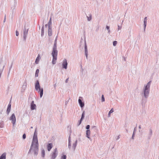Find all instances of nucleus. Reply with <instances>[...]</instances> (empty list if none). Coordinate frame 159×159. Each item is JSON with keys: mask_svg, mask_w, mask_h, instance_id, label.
I'll use <instances>...</instances> for the list:
<instances>
[{"mask_svg": "<svg viewBox=\"0 0 159 159\" xmlns=\"http://www.w3.org/2000/svg\"><path fill=\"white\" fill-rule=\"evenodd\" d=\"M67 65V63L66 60V59H64L62 63L63 68L66 69Z\"/></svg>", "mask_w": 159, "mask_h": 159, "instance_id": "0eeeda50", "label": "nucleus"}, {"mask_svg": "<svg viewBox=\"0 0 159 159\" xmlns=\"http://www.w3.org/2000/svg\"><path fill=\"white\" fill-rule=\"evenodd\" d=\"M57 55V40L55 39L52 52V55L53 57L52 62L53 64H54L56 63Z\"/></svg>", "mask_w": 159, "mask_h": 159, "instance_id": "f03ea898", "label": "nucleus"}, {"mask_svg": "<svg viewBox=\"0 0 159 159\" xmlns=\"http://www.w3.org/2000/svg\"><path fill=\"white\" fill-rule=\"evenodd\" d=\"M66 155H63L61 156V159H66Z\"/></svg>", "mask_w": 159, "mask_h": 159, "instance_id": "412c9836", "label": "nucleus"}, {"mask_svg": "<svg viewBox=\"0 0 159 159\" xmlns=\"http://www.w3.org/2000/svg\"><path fill=\"white\" fill-rule=\"evenodd\" d=\"M35 89L37 91H38L40 94V97L41 98L43 95V88H41L38 80H37L35 85Z\"/></svg>", "mask_w": 159, "mask_h": 159, "instance_id": "7ed1b4c3", "label": "nucleus"}, {"mask_svg": "<svg viewBox=\"0 0 159 159\" xmlns=\"http://www.w3.org/2000/svg\"><path fill=\"white\" fill-rule=\"evenodd\" d=\"M117 43V42L116 41H114L113 42V45L114 46H116Z\"/></svg>", "mask_w": 159, "mask_h": 159, "instance_id": "393cba45", "label": "nucleus"}, {"mask_svg": "<svg viewBox=\"0 0 159 159\" xmlns=\"http://www.w3.org/2000/svg\"><path fill=\"white\" fill-rule=\"evenodd\" d=\"M6 153H3L0 157V159H6Z\"/></svg>", "mask_w": 159, "mask_h": 159, "instance_id": "f8f14e48", "label": "nucleus"}, {"mask_svg": "<svg viewBox=\"0 0 159 159\" xmlns=\"http://www.w3.org/2000/svg\"><path fill=\"white\" fill-rule=\"evenodd\" d=\"M79 103L81 107H83L84 106V103L82 102L81 100L80 99H79Z\"/></svg>", "mask_w": 159, "mask_h": 159, "instance_id": "ddd939ff", "label": "nucleus"}, {"mask_svg": "<svg viewBox=\"0 0 159 159\" xmlns=\"http://www.w3.org/2000/svg\"><path fill=\"white\" fill-rule=\"evenodd\" d=\"M16 36H18L19 35V32L17 31H16Z\"/></svg>", "mask_w": 159, "mask_h": 159, "instance_id": "c756f323", "label": "nucleus"}, {"mask_svg": "<svg viewBox=\"0 0 159 159\" xmlns=\"http://www.w3.org/2000/svg\"><path fill=\"white\" fill-rule=\"evenodd\" d=\"M74 147L75 148L76 147V144H74Z\"/></svg>", "mask_w": 159, "mask_h": 159, "instance_id": "f704fd0d", "label": "nucleus"}, {"mask_svg": "<svg viewBox=\"0 0 159 159\" xmlns=\"http://www.w3.org/2000/svg\"><path fill=\"white\" fill-rule=\"evenodd\" d=\"M150 83L151 81L149 82L145 86L144 94L145 97H146L148 94Z\"/></svg>", "mask_w": 159, "mask_h": 159, "instance_id": "20e7f679", "label": "nucleus"}, {"mask_svg": "<svg viewBox=\"0 0 159 159\" xmlns=\"http://www.w3.org/2000/svg\"><path fill=\"white\" fill-rule=\"evenodd\" d=\"M84 111L82 114L80 120L79 125H80L82 121V120L84 118Z\"/></svg>", "mask_w": 159, "mask_h": 159, "instance_id": "dca6fc26", "label": "nucleus"}, {"mask_svg": "<svg viewBox=\"0 0 159 159\" xmlns=\"http://www.w3.org/2000/svg\"><path fill=\"white\" fill-rule=\"evenodd\" d=\"M39 150V143L37 134L35 132L29 152L33 151L34 154H37Z\"/></svg>", "mask_w": 159, "mask_h": 159, "instance_id": "f257e3e1", "label": "nucleus"}, {"mask_svg": "<svg viewBox=\"0 0 159 159\" xmlns=\"http://www.w3.org/2000/svg\"><path fill=\"white\" fill-rule=\"evenodd\" d=\"M36 107V105L34 103V101H32L31 103V108L32 110L35 109Z\"/></svg>", "mask_w": 159, "mask_h": 159, "instance_id": "1a4fd4ad", "label": "nucleus"}, {"mask_svg": "<svg viewBox=\"0 0 159 159\" xmlns=\"http://www.w3.org/2000/svg\"><path fill=\"white\" fill-rule=\"evenodd\" d=\"M11 109V104L9 103L8 105V108H7V112L8 114L10 112V111Z\"/></svg>", "mask_w": 159, "mask_h": 159, "instance_id": "4468645a", "label": "nucleus"}, {"mask_svg": "<svg viewBox=\"0 0 159 159\" xmlns=\"http://www.w3.org/2000/svg\"><path fill=\"white\" fill-rule=\"evenodd\" d=\"M91 17L92 16H90L89 17H88V20L89 21H90L91 20Z\"/></svg>", "mask_w": 159, "mask_h": 159, "instance_id": "bb28decb", "label": "nucleus"}, {"mask_svg": "<svg viewBox=\"0 0 159 159\" xmlns=\"http://www.w3.org/2000/svg\"><path fill=\"white\" fill-rule=\"evenodd\" d=\"M68 80H69V78H68L67 79H66V83H67L68 81Z\"/></svg>", "mask_w": 159, "mask_h": 159, "instance_id": "473e14b6", "label": "nucleus"}, {"mask_svg": "<svg viewBox=\"0 0 159 159\" xmlns=\"http://www.w3.org/2000/svg\"><path fill=\"white\" fill-rule=\"evenodd\" d=\"M6 15H5V17H4V22H5V21H6Z\"/></svg>", "mask_w": 159, "mask_h": 159, "instance_id": "2f4dec72", "label": "nucleus"}, {"mask_svg": "<svg viewBox=\"0 0 159 159\" xmlns=\"http://www.w3.org/2000/svg\"><path fill=\"white\" fill-rule=\"evenodd\" d=\"M10 120L12 121L13 125H14L16 123V118L14 114H12L10 117Z\"/></svg>", "mask_w": 159, "mask_h": 159, "instance_id": "423d86ee", "label": "nucleus"}, {"mask_svg": "<svg viewBox=\"0 0 159 159\" xmlns=\"http://www.w3.org/2000/svg\"><path fill=\"white\" fill-rule=\"evenodd\" d=\"M41 57L40 54H39L37 57V58L36 59L35 61V62L36 64H38L39 63V61L40 60V59H41Z\"/></svg>", "mask_w": 159, "mask_h": 159, "instance_id": "6e6552de", "label": "nucleus"}, {"mask_svg": "<svg viewBox=\"0 0 159 159\" xmlns=\"http://www.w3.org/2000/svg\"><path fill=\"white\" fill-rule=\"evenodd\" d=\"M52 34V30L50 26H49V28L48 30V34L50 36H51Z\"/></svg>", "mask_w": 159, "mask_h": 159, "instance_id": "9b49d317", "label": "nucleus"}, {"mask_svg": "<svg viewBox=\"0 0 159 159\" xmlns=\"http://www.w3.org/2000/svg\"><path fill=\"white\" fill-rule=\"evenodd\" d=\"M58 154L57 148H55L51 155V159H55Z\"/></svg>", "mask_w": 159, "mask_h": 159, "instance_id": "39448f33", "label": "nucleus"}, {"mask_svg": "<svg viewBox=\"0 0 159 159\" xmlns=\"http://www.w3.org/2000/svg\"><path fill=\"white\" fill-rule=\"evenodd\" d=\"M41 32H42L41 35H43L44 34V27L43 26L42 28Z\"/></svg>", "mask_w": 159, "mask_h": 159, "instance_id": "aec40b11", "label": "nucleus"}, {"mask_svg": "<svg viewBox=\"0 0 159 159\" xmlns=\"http://www.w3.org/2000/svg\"><path fill=\"white\" fill-rule=\"evenodd\" d=\"M48 25H49V26H50V25H51L52 24V20H51V17L50 18V20H49V21L48 22Z\"/></svg>", "mask_w": 159, "mask_h": 159, "instance_id": "4be33fe9", "label": "nucleus"}, {"mask_svg": "<svg viewBox=\"0 0 159 159\" xmlns=\"http://www.w3.org/2000/svg\"><path fill=\"white\" fill-rule=\"evenodd\" d=\"M42 155L43 157H44L45 155V152L44 150H43L42 152Z\"/></svg>", "mask_w": 159, "mask_h": 159, "instance_id": "a878e982", "label": "nucleus"}, {"mask_svg": "<svg viewBox=\"0 0 159 159\" xmlns=\"http://www.w3.org/2000/svg\"><path fill=\"white\" fill-rule=\"evenodd\" d=\"M90 131L89 130H87L86 131V136L89 139L90 138Z\"/></svg>", "mask_w": 159, "mask_h": 159, "instance_id": "2eb2a0df", "label": "nucleus"}, {"mask_svg": "<svg viewBox=\"0 0 159 159\" xmlns=\"http://www.w3.org/2000/svg\"><path fill=\"white\" fill-rule=\"evenodd\" d=\"M106 28L108 30H109L108 31H109V32H110V30H109V27L108 26H107Z\"/></svg>", "mask_w": 159, "mask_h": 159, "instance_id": "7c9ffc66", "label": "nucleus"}, {"mask_svg": "<svg viewBox=\"0 0 159 159\" xmlns=\"http://www.w3.org/2000/svg\"><path fill=\"white\" fill-rule=\"evenodd\" d=\"M39 72V70L38 69L36 70L35 74V76L36 77H38V74Z\"/></svg>", "mask_w": 159, "mask_h": 159, "instance_id": "6ab92c4d", "label": "nucleus"}, {"mask_svg": "<svg viewBox=\"0 0 159 159\" xmlns=\"http://www.w3.org/2000/svg\"><path fill=\"white\" fill-rule=\"evenodd\" d=\"M102 102H104L105 101V98L103 95H102Z\"/></svg>", "mask_w": 159, "mask_h": 159, "instance_id": "5701e85b", "label": "nucleus"}, {"mask_svg": "<svg viewBox=\"0 0 159 159\" xmlns=\"http://www.w3.org/2000/svg\"><path fill=\"white\" fill-rule=\"evenodd\" d=\"M114 111L113 109V108H112L111 110L109 111L108 114V117H109L110 116L112 112H113Z\"/></svg>", "mask_w": 159, "mask_h": 159, "instance_id": "a211bd4d", "label": "nucleus"}, {"mask_svg": "<svg viewBox=\"0 0 159 159\" xmlns=\"http://www.w3.org/2000/svg\"><path fill=\"white\" fill-rule=\"evenodd\" d=\"M147 17H145L144 19V28H145L147 24Z\"/></svg>", "mask_w": 159, "mask_h": 159, "instance_id": "f3484780", "label": "nucleus"}, {"mask_svg": "<svg viewBox=\"0 0 159 159\" xmlns=\"http://www.w3.org/2000/svg\"><path fill=\"white\" fill-rule=\"evenodd\" d=\"M0 127H2V124H0Z\"/></svg>", "mask_w": 159, "mask_h": 159, "instance_id": "72a5a7b5", "label": "nucleus"}, {"mask_svg": "<svg viewBox=\"0 0 159 159\" xmlns=\"http://www.w3.org/2000/svg\"><path fill=\"white\" fill-rule=\"evenodd\" d=\"M85 53H86V57H87V47L86 46L85 47Z\"/></svg>", "mask_w": 159, "mask_h": 159, "instance_id": "b1692460", "label": "nucleus"}, {"mask_svg": "<svg viewBox=\"0 0 159 159\" xmlns=\"http://www.w3.org/2000/svg\"><path fill=\"white\" fill-rule=\"evenodd\" d=\"M52 143H48L47 145L48 150V151H50L52 148Z\"/></svg>", "mask_w": 159, "mask_h": 159, "instance_id": "9d476101", "label": "nucleus"}, {"mask_svg": "<svg viewBox=\"0 0 159 159\" xmlns=\"http://www.w3.org/2000/svg\"><path fill=\"white\" fill-rule=\"evenodd\" d=\"M89 128H90V126L89 125H87L86 127V129H89Z\"/></svg>", "mask_w": 159, "mask_h": 159, "instance_id": "cd10ccee", "label": "nucleus"}, {"mask_svg": "<svg viewBox=\"0 0 159 159\" xmlns=\"http://www.w3.org/2000/svg\"><path fill=\"white\" fill-rule=\"evenodd\" d=\"M23 139H25L26 138V135L25 134H24L23 135Z\"/></svg>", "mask_w": 159, "mask_h": 159, "instance_id": "c85d7f7f", "label": "nucleus"}]
</instances>
